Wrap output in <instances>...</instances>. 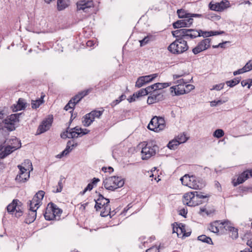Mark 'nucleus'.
I'll return each mask as SVG.
<instances>
[{
	"instance_id": "obj_1",
	"label": "nucleus",
	"mask_w": 252,
	"mask_h": 252,
	"mask_svg": "<svg viewBox=\"0 0 252 252\" xmlns=\"http://www.w3.org/2000/svg\"><path fill=\"white\" fill-rule=\"evenodd\" d=\"M209 195H204L202 192L192 191L185 193L183 202L189 206H195L208 200Z\"/></svg>"
},
{
	"instance_id": "obj_2",
	"label": "nucleus",
	"mask_w": 252,
	"mask_h": 252,
	"mask_svg": "<svg viewBox=\"0 0 252 252\" xmlns=\"http://www.w3.org/2000/svg\"><path fill=\"white\" fill-rule=\"evenodd\" d=\"M19 173L15 178L17 182L24 183L28 180L30 178V171L33 170L32 162L30 160H26L22 163V165H18Z\"/></svg>"
},
{
	"instance_id": "obj_3",
	"label": "nucleus",
	"mask_w": 252,
	"mask_h": 252,
	"mask_svg": "<svg viewBox=\"0 0 252 252\" xmlns=\"http://www.w3.org/2000/svg\"><path fill=\"white\" fill-rule=\"evenodd\" d=\"M188 49L189 46L187 42L183 38L176 39L168 47V50L174 54H182Z\"/></svg>"
},
{
	"instance_id": "obj_4",
	"label": "nucleus",
	"mask_w": 252,
	"mask_h": 252,
	"mask_svg": "<svg viewBox=\"0 0 252 252\" xmlns=\"http://www.w3.org/2000/svg\"><path fill=\"white\" fill-rule=\"evenodd\" d=\"M103 185L106 189L114 190L123 187L124 181L121 177L112 176L105 179L103 181Z\"/></svg>"
},
{
	"instance_id": "obj_5",
	"label": "nucleus",
	"mask_w": 252,
	"mask_h": 252,
	"mask_svg": "<svg viewBox=\"0 0 252 252\" xmlns=\"http://www.w3.org/2000/svg\"><path fill=\"white\" fill-rule=\"evenodd\" d=\"M158 150V147L156 145L152 143L147 144L143 147L141 151V156L142 159H147L151 157L155 156L157 151Z\"/></svg>"
},
{
	"instance_id": "obj_6",
	"label": "nucleus",
	"mask_w": 252,
	"mask_h": 252,
	"mask_svg": "<svg viewBox=\"0 0 252 252\" xmlns=\"http://www.w3.org/2000/svg\"><path fill=\"white\" fill-rule=\"evenodd\" d=\"M211 39L205 38L199 42L197 46L192 49V53L196 55L202 51L207 50L210 46Z\"/></svg>"
},
{
	"instance_id": "obj_7",
	"label": "nucleus",
	"mask_w": 252,
	"mask_h": 252,
	"mask_svg": "<svg viewBox=\"0 0 252 252\" xmlns=\"http://www.w3.org/2000/svg\"><path fill=\"white\" fill-rule=\"evenodd\" d=\"M209 6L212 10L222 11L230 6V3L227 0H222L220 2H216L214 4L211 2Z\"/></svg>"
},
{
	"instance_id": "obj_8",
	"label": "nucleus",
	"mask_w": 252,
	"mask_h": 252,
	"mask_svg": "<svg viewBox=\"0 0 252 252\" xmlns=\"http://www.w3.org/2000/svg\"><path fill=\"white\" fill-rule=\"evenodd\" d=\"M186 88L181 89L178 86H174L170 88V91L171 93H175V95H181L186 93H189L190 91L194 88V86L192 85H187Z\"/></svg>"
},
{
	"instance_id": "obj_9",
	"label": "nucleus",
	"mask_w": 252,
	"mask_h": 252,
	"mask_svg": "<svg viewBox=\"0 0 252 252\" xmlns=\"http://www.w3.org/2000/svg\"><path fill=\"white\" fill-rule=\"evenodd\" d=\"M52 118H48L42 121V123L38 126L37 129L38 134L44 133L50 128L52 123Z\"/></svg>"
},
{
	"instance_id": "obj_10",
	"label": "nucleus",
	"mask_w": 252,
	"mask_h": 252,
	"mask_svg": "<svg viewBox=\"0 0 252 252\" xmlns=\"http://www.w3.org/2000/svg\"><path fill=\"white\" fill-rule=\"evenodd\" d=\"M95 205L94 208L96 211H98L106 205L109 204L110 201L109 199L105 198L102 195L99 194L98 198L97 200L94 199Z\"/></svg>"
},
{
	"instance_id": "obj_11",
	"label": "nucleus",
	"mask_w": 252,
	"mask_h": 252,
	"mask_svg": "<svg viewBox=\"0 0 252 252\" xmlns=\"http://www.w3.org/2000/svg\"><path fill=\"white\" fill-rule=\"evenodd\" d=\"M252 176V170H246L244 171L238 177L237 182H233L234 186L242 184L246 180Z\"/></svg>"
},
{
	"instance_id": "obj_12",
	"label": "nucleus",
	"mask_w": 252,
	"mask_h": 252,
	"mask_svg": "<svg viewBox=\"0 0 252 252\" xmlns=\"http://www.w3.org/2000/svg\"><path fill=\"white\" fill-rule=\"evenodd\" d=\"M191 179L192 180L188 184L189 188L194 189H201L205 186V184L195 176H192Z\"/></svg>"
},
{
	"instance_id": "obj_13",
	"label": "nucleus",
	"mask_w": 252,
	"mask_h": 252,
	"mask_svg": "<svg viewBox=\"0 0 252 252\" xmlns=\"http://www.w3.org/2000/svg\"><path fill=\"white\" fill-rule=\"evenodd\" d=\"M1 141L15 150L20 148L21 146L20 141L16 137L6 140L3 139Z\"/></svg>"
},
{
	"instance_id": "obj_14",
	"label": "nucleus",
	"mask_w": 252,
	"mask_h": 252,
	"mask_svg": "<svg viewBox=\"0 0 252 252\" xmlns=\"http://www.w3.org/2000/svg\"><path fill=\"white\" fill-rule=\"evenodd\" d=\"M79 135L78 131H75L73 128H70L68 127L66 131L61 134V136L62 138H73L78 137Z\"/></svg>"
},
{
	"instance_id": "obj_15",
	"label": "nucleus",
	"mask_w": 252,
	"mask_h": 252,
	"mask_svg": "<svg viewBox=\"0 0 252 252\" xmlns=\"http://www.w3.org/2000/svg\"><path fill=\"white\" fill-rule=\"evenodd\" d=\"M94 6V2L92 0H84L79 1L77 3V8L79 10H85L86 9L91 8Z\"/></svg>"
},
{
	"instance_id": "obj_16",
	"label": "nucleus",
	"mask_w": 252,
	"mask_h": 252,
	"mask_svg": "<svg viewBox=\"0 0 252 252\" xmlns=\"http://www.w3.org/2000/svg\"><path fill=\"white\" fill-rule=\"evenodd\" d=\"M163 95L158 92H154L151 94L147 99V103L149 104H153L157 101L161 100Z\"/></svg>"
},
{
	"instance_id": "obj_17",
	"label": "nucleus",
	"mask_w": 252,
	"mask_h": 252,
	"mask_svg": "<svg viewBox=\"0 0 252 252\" xmlns=\"http://www.w3.org/2000/svg\"><path fill=\"white\" fill-rule=\"evenodd\" d=\"M197 37H200V33L197 30L189 29H188L187 33L185 35V40L189 39H193Z\"/></svg>"
},
{
	"instance_id": "obj_18",
	"label": "nucleus",
	"mask_w": 252,
	"mask_h": 252,
	"mask_svg": "<svg viewBox=\"0 0 252 252\" xmlns=\"http://www.w3.org/2000/svg\"><path fill=\"white\" fill-rule=\"evenodd\" d=\"M36 217V210L29 209L28 215L25 219V222L30 224L35 220Z\"/></svg>"
},
{
	"instance_id": "obj_19",
	"label": "nucleus",
	"mask_w": 252,
	"mask_h": 252,
	"mask_svg": "<svg viewBox=\"0 0 252 252\" xmlns=\"http://www.w3.org/2000/svg\"><path fill=\"white\" fill-rule=\"evenodd\" d=\"M158 117L155 116L154 117L152 120H151L150 123L148 126V128L151 130L158 132Z\"/></svg>"
},
{
	"instance_id": "obj_20",
	"label": "nucleus",
	"mask_w": 252,
	"mask_h": 252,
	"mask_svg": "<svg viewBox=\"0 0 252 252\" xmlns=\"http://www.w3.org/2000/svg\"><path fill=\"white\" fill-rule=\"evenodd\" d=\"M44 218L46 220H51L55 219V215L53 212V209L51 208L50 203H49L46 209L44 214Z\"/></svg>"
},
{
	"instance_id": "obj_21",
	"label": "nucleus",
	"mask_w": 252,
	"mask_h": 252,
	"mask_svg": "<svg viewBox=\"0 0 252 252\" xmlns=\"http://www.w3.org/2000/svg\"><path fill=\"white\" fill-rule=\"evenodd\" d=\"M220 220H216L211 223L209 227V230L211 232L218 233L220 229Z\"/></svg>"
},
{
	"instance_id": "obj_22",
	"label": "nucleus",
	"mask_w": 252,
	"mask_h": 252,
	"mask_svg": "<svg viewBox=\"0 0 252 252\" xmlns=\"http://www.w3.org/2000/svg\"><path fill=\"white\" fill-rule=\"evenodd\" d=\"M41 202L38 200V199L33 197L32 199V200H30L29 203H28L30 207L29 209L37 210L41 205Z\"/></svg>"
},
{
	"instance_id": "obj_23",
	"label": "nucleus",
	"mask_w": 252,
	"mask_h": 252,
	"mask_svg": "<svg viewBox=\"0 0 252 252\" xmlns=\"http://www.w3.org/2000/svg\"><path fill=\"white\" fill-rule=\"evenodd\" d=\"M69 4V0H58L57 8L59 10H62L67 7Z\"/></svg>"
},
{
	"instance_id": "obj_24",
	"label": "nucleus",
	"mask_w": 252,
	"mask_h": 252,
	"mask_svg": "<svg viewBox=\"0 0 252 252\" xmlns=\"http://www.w3.org/2000/svg\"><path fill=\"white\" fill-rule=\"evenodd\" d=\"M220 229H221L222 228L225 229L226 230H228V231H230L231 228L233 227V226L231 225L230 221L228 220H225L224 221L220 220Z\"/></svg>"
},
{
	"instance_id": "obj_25",
	"label": "nucleus",
	"mask_w": 252,
	"mask_h": 252,
	"mask_svg": "<svg viewBox=\"0 0 252 252\" xmlns=\"http://www.w3.org/2000/svg\"><path fill=\"white\" fill-rule=\"evenodd\" d=\"M51 208L53 209V212L55 215V220H59L61 214L62 213V210L57 207V206L53 203L50 202Z\"/></svg>"
},
{
	"instance_id": "obj_26",
	"label": "nucleus",
	"mask_w": 252,
	"mask_h": 252,
	"mask_svg": "<svg viewBox=\"0 0 252 252\" xmlns=\"http://www.w3.org/2000/svg\"><path fill=\"white\" fill-rule=\"evenodd\" d=\"M176 225L178 226V227H176L177 231H176V233L177 236L179 237L180 235L183 234L186 232L185 225L181 223L179 224L176 223Z\"/></svg>"
},
{
	"instance_id": "obj_27",
	"label": "nucleus",
	"mask_w": 252,
	"mask_h": 252,
	"mask_svg": "<svg viewBox=\"0 0 252 252\" xmlns=\"http://www.w3.org/2000/svg\"><path fill=\"white\" fill-rule=\"evenodd\" d=\"M89 113L84 116L82 118V123L85 126H89L94 122L93 118L88 116Z\"/></svg>"
},
{
	"instance_id": "obj_28",
	"label": "nucleus",
	"mask_w": 252,
	"mask_h": 252,
	"mask_svg": "<svg viewBox=\"0 0 252 252\" xmlns=\"http://www.w3.org/2000/svg\"><path fill=\"white\" fill-rule=\"evenodd\" d=\"M19 201L17 199L13 200L12 202L9 204L7 207V210L8 213H12L15 211L16 208L18 206V202Z\"/></svg>"
},
{
	"instance_id": "obj_29",
	"label": "nucleus",
	"mask_w": 252,
	"mask_h": 252,
	"mask_svg": "<svg viewBox=\"0 0 252 252\" xmlns=\"http://www.w3.org/2000/svg\"><path fill=\"white\" fill-rule=\"evenodd\" d=\"M64 183L65 178L63 176H61L58 186H57V189L56 190H53V192L56 193L61 192Z\"/></svg>"
},
{
	"instance_id": "obj_30",
	"label": "nucleus",
	"mask_w": 252,
	"mask_h": 252,
	"mask_svg": "<svg viewBox=\"0 0 252 252\" xmlns=\"http://www.w3.org/2000/svg\"><path fill=\"white\" fill-rule=\"evenodd\" d=\"M102 210L101 211L100 215L101 217H105L108 216V215H110L111 214V209L109 206V204L108 205H105L104 207L102 208Z\"/></svg>"
},
{
	"instance_id": "obj_31",
	"label": "nucleus",
	"mask_w": 252,
	"mask_h": 252,
	"mask_svg": "<svg viewBox=\"0 0 252 252\" xmlns=\"http://www.w3.org/2000/svg\"><path fill=\"white\" fill-rule=\"evenodd\" d=\"M191 178L192 176H190L188 174H186L180 179V180L183 185L189 187L188 184L192 180Z\"/></svg>"
},
{
	"instance_id": "obj_32",
	"label": "nucleus",
	"mask_w": 252,
	"mask_h": 252,
	"mask_svg": "<svg viewBox=\"0 0 252 252\" xmlns=\"http://www.w3.org/2000/svg\"><path fill=\"white\" fill-rule=\"evenodd\" d=\"M170 85V84L168 83H157L154 84V90H155V92H157V91L161 90L163 88H165Z\"/></svg>"
},
{
	"instance_id": "obj_33",
	"label": "nucleus",
	"mask_w": 252,
	"mask_h": 252,
	"mask_svg": "<svg viewBox=\"0 0 252 252\" xmlns=\"http://www.w3.org/2000/svg\"><path fill=\"white\" fill-rule=\"evenodd\" d=\"M43 97L42 96L40 98L35 100H32L31 103L32 108L36 109L38 108L39 106L43 103Z\"/></svg>"
},
{
	"instance_id": "obj_34",
	"label": "nucleus",
	"mask_w": 252,
	"mask_h": 252,
	"mask_svg": "<svg viewBox=\"0 0 252 252\" xmlns=\"http://www.w3.org/2000/svg\"><path fill=\"white\" fill-rule=\"evenodd\" d=\"M158 124L157 125L158 126V132L159 131L162 130L164 129L165 127V122L164 119L162 117H158Z\"/></svg>"
},
{
	"instance_id": "obj_35",
	"label": "nucleus",
	"mask_w": 252,
	"mask_h": 252,
	"mask_svg": "<svg viewBox=\"0 0 252 252\" xmlns=\"http://www.w3.org/2000/svg\"><path fill=\"white\" fill-rule=\"evenodd\" d=\"M21 113L14 114L9 116V118L7 119L9 122L12 123L14 124L15 123L18 122L19 121V118Z\"/></svg>"
},
{
	"instance_id": "obj_36",
	"label": "nucleus",
	"mask_w": 252,
	"mask_h": 252,
	"mask_svg": "<svg viewBox=\"0 0 252 252\" xmlns=\"http://www.w3.org/2000/svg\"><path fill=\"white\" fill-rule=\"evenodd\" d=\"M26 106V103L25 101V100L23 98H19L17 104L16 106V110H20L24 109Z\"/></svg>"
},
{
	"instance_id": "obj_37",
	"label": "nucleus",
	"mask_w": 252,
	"mask_h": 252,
	"mask_svg": "<svg viewBox=\"0 0 252 252\" xmlns=\"http://www.w3.org/2000/svg\"><path fill=\"white\" fill-rule=\"evenodd\" d=\"M73 148L69 147V146H66L65 149L61 154L58 155L57 157L58 158H62L63 156H66L72 151Z\"/></svg>"
},
{
	"instance_id": "obj_38",
	"label": "nucleus",
	"mask_w": 252,
	"mask_h": 252,
	"mask_svg": "<svg viewBox=\"0 0 252 252\" xmlns=\"http://www.w3.org/2000/svg\"><path fill=\"white\" fill-rule=\"evenodd\" d=\"M173 26L174 29H179L182 27H186L185 22L183 20H178L174 23Z\"/></svg>"
},
{
	"instance_id": "obj_39",
	"label": "nucleus",
	"mask_w": 252,
	"mask_h": 252,
	"mask_svg": "<svg viewBox=\"0 0 252 252\" xmlns=\"http://www.w3.org/2000/svg\"><path fill=\"white\" fill-rule=\"evenodd\" d=\"M198 240L207 244H213L211 238L206 236L205 235H202L198 237Z\"/></svg>"
},
{
	"instance_id": "obj_40",
	"label": "nucleus",
	"mask_w": 252,
	"mask_h": 252,
	"mask_svg": "<svg viewBox=\"0 0 252 252\" xmlns=\"http://www.w3.org/2000/svg\"><path fill=\"white\" fill-rule=\"evenodd\" d=\"M158 76V74H153L149 75H146V76H142L143 77V79L145 80V82L146 83H148L152 81L155 78H156Z\"/></svg>"
},
{
	"instance_id": "obj_41",
	"label": "nucleus",
	"mask_w": 252,
	"mask_h": 252,
	"mask_svg": "<svg viewBox=\"0 0 252 252\" xmlns=\"http://www.w3.org/2000/svg\"><path fill=\"white\" fill-rule=\"evenodd\" d=\"M103 111H97L94 110L92 111L91 112L89 113L88 116H91L92 118H93V121H94L95 118H99L100 116L102 115Z\"/></svg>"
},
{
	"instance_id": "obj_42",
	"label": "nucleus",
	"mask_w": 252,
	"mask_h": 252,
	"mask_svg": "<svg viewBox=\"0 0 252 252\" xmlns=\"http://www.w3.org/2000/svg\"><path fill=\"white\" fill-rule=\"evenodd\" d=\"M179 144V142L175 139L170 141L167 145V147L171 150H175Z\"/></svg>"
},
{
	"instance_id": "obj_43",
	"label": "nucleus",
	"mask_w": 252,
	"mask_h": 252,
	"mask_svg": "<svg viewBox=\"0 0 252 252\" xmlns=\"http://www.w3.org/2000/svg\"><path fill=\"white\" fill-rule=\"evenodd\" d=\"M75 131H78V133L79 134V136H81L83 135L87 134L89 132L90 130L87 129H82L78 126H76L73 128Z\"/></svg>"
},
{
	"instance_id": "obj_44",
	"label": "nucleus",
	"mask_w": 252,
	"mask_h": 252,
	"mask_svg": "<svg viewBox=\"0 0 252 252\" xmlns=\"http://www.w3.org/2000/svg\"><path fill=\"white\" fill-rule=\"evenodd\" d=\"M5 126L4 128L8 131H12L15 129L14 124L9 122L8 120H4Z\"/></svg>"
},
{
	"instance_id": "obj_45",
	"label": "nucleus",
	"mask_w": 252,
	"mask_h": 252,
	"mask_svg": "<svg viewBox=\"0 0 252 252\" xmlns=\"http://www.w3.org/2000/svg\"><path fill=\"white\" fill-rule=\"evenodd\" d=\"M240 81V79L239 78H234L233 80L227 81L226 82V84L228 86L230 87H233L235 86L236 85L238 84Z\"/></svg>"
},
{
	"instance_id": "obj_46",
	"label": "nucleus",
	"mask_w": 252,
	"mask_h": 252,
	"mask_svg": "<svg viewBox=\"0 0 252 252\" xmlns=\"http://www.w3.org/2000/svg\"><path fill=\"white\" fill-rule=\"evenodd\" d=\"M177 14L178 15V17L180 18H189L190 17V14L189 13H186L185 11V10L182 9H178L177 10Z\"/></svg>"
},
{
	"instance_id": "obj_47",
	"label": "nucleus",
	"mask_w": 252,
	"mask_h": 252,
	"mask_svg": "<svg viewBox=\"0 0 252 252\" xmlns=\"http://www.w3.org/2000/svg\"><path fill=\"white\" fill-rule=\"evenodd\" d=\"M126 98V95H125L124 94H122L120 96L119 99H117L111 103L110 105H111V107H114L117 104H119L121 101L125 99Z\"/></svg>"
},
{
	"instance_id": "obj_48",
	"label": "nucleus",
	"mask_w": 252,
	"mask_h": 252,
	"mask_svg": "<svg viewBox=\"0 0 252 252\" xmlns=\"http://www.w3.org/2000/svg\"><path fill=\"white\" fill-rule=\"evenodd\" d=\"M224 135L223 130L221 129H218L213 133V136L217 138H220Z\"/></svg>"
},
{
	"instance_id": "obj_49",
	"label": "nucleus",
	"mask_w": 252,
	"mask_h": 252,
	"mask_svg": "<svg viewBox=\"0 0 252 252\" xmlns=\"http://www.w3.org/2000/svg\"><path fill=\"white\" fill-rule=\"evenodd\" d=\"M176 139L180 144L185 143L187 140V138L184 133L178 135Z\"/></svg>"
},
{
	"instance_id": "obj_50",
	"label": "nucleus",
	"mask_w": 252,
	"mask_h": 252,
	"mask_svg": "<svg viewBox=\"0 0 252 252\" xmlns=\"http://www.w3.org/2000/svg\"><path fill=\"white\" fill-rule=\"evenodd\" d=\"M45 192L43 190H39L37 192L35 195L33 196L35 199H38L40 202L44 196Z\"/></svg>"
},
{
	"instance_id": "obj_51",
	"label": "nucleus",
	"mask_w": 252,
	"mask_h": 252,
	"mask_svg": "<svg viewBox=\"0 0 252 252\" xmlns=\"http://www.w3.org/2000/svg\"><path fill=\"white\" fill-rule=\"evenodd\" d=\"M230 233H231V234H230V236L231 237V238L233 239H235L238 238V229L234 227H233L230 231H229Z\"/></svg>"
},
{
	"instance_id": "obj_52",
	"label": "nucleus",
	"mask_w": 252,
	"mask_h": 252,
	"mask_svg": "<svg viewBox=\"0 0 252 252\" xmlns=\"http://www.w3.org/2000/svg\"><path fill=\"white\" fill-rule=\"evenodd\" d=\"M145 80L144 79H143V77L142 76L139 77L137 81L136 82L135 84V87L137 88H140L142 87L144 85L146 84V83L144 81Z\"/></svg>"
},
{
	"instance_id": "obj_53",
	"label": "nucleus",
	"mask_w": 252,
	"mask_h": 252,
	"mask_svg": "<svg viewBox=\"0 0 252 252\" xmlns=\"http://www.w3.org/2000/svg\"><path fill=\"white\" fill-rule=\"evenodd\" d=\"M92 91L91 89H87L86 90L83 91L80 93H79V95L80 97L79 99L77 100L76 102H78L82 98H83L85 96L87 95L90 92Z\"/></svg>"
},
{
	"instance_id": "obj_54",
	"label": "nucleus",
	"mask_w": 252,
	"mask_h": 252,
	"mask_svg": "<svg viewBox=\"0 0 252 252\" xmlns=\"http://www.w3.org/2000/svg\"><path fill=\"white\" fill-rule=\"evenodd\" d=\"M137 96V98H139V97L145 96L148 94L147 90H146V88L145 89H142L140 90H139L137 93H136Z\"/></svg>"
},
{
	"instance_id": "obj_55",
	"label": "nucleus",
	"mask_w": 252,
	"mask_h": 252,
	"mask_svg": "<svg viewBox=\"0 0 252 252\" xmlns=\"http://www.w3.org/2000/svg\"><path fill=\"white\" fill-rule=\"evenodd\" d=\"M198 32L200 33V36H203L204 37H208L211 36V34L210 32L203 31L201 30H197Z\"/></svg>"
},
{
	"instance_id": "obj_56",
	"label": "nucleus",
	"mask_w": 252,
	"mask_h": 252,
	"mask_svg": "<svg viewBox=\"0 0 252 252\" xmlns=\"http://www.w3.org/2000/svg\"><path fill=\"white\" fill-rule=\"evenodd\" d=\"M149 40H150L149 36H147L145 37L142 40H141L139 41V42L140 43V46H143L145 45L149 42Z\"/></svg>"
},
{
	"instance_id": "obj_57",
	"label": "nucleus",
	"mask_w": 252,
	"mask_h": 252,
	"mask_svg": "<svg viewBox=\"0 0 252 252\" xmlns=\"http://www.w3.org/2000/svg\"><path fill=\"white\" fill-rule=\"evenodd\" d=\"M187 18V19H184V21L185 22L186 27H189L192 25L193 20L190 17Z\"/></svg>"
},
{
	"instance_id": "obj_58",
	"label": "nucleus",
	"mask_w": 252,
	"mask_h": 252,
	"mask_svg": "<svg viewBox=\"0 0 252 252\" xmlns=\"http://www.w3.org/2000/svg\"><path fill=\"white\" fill-rule=\"evenodd\" d=\"M93 185H92V184L89 183L87 185L86 188L84 189V190L82 192H81L80 193L82 195H84L87 191L91 190L93 189Z\"/></svg>"
},
{
	"instance_id": "obj_59",
	"label": "nucleus",
	"mask_w": 252,
	"mask_h": 252,
	"mask_svg": "<svg viewBox=\"0 0 252 252\" xmlns=\"http://www.w3.org/2000/svg\"><path fill=\"white\" fill-rule=\"evenodd\" d=\"M188 31V29H179V32H180V33L181 34V38H183L184 40H185V35L187 34Z\"/></svg>"
},
{
	"instance_id": "obj_60",
	"label": "nucleus",
	"mask_w": 252,
	"mask_h": 252,
	"mask_svg": "<svg viewBox=\"0 0 252 252\" xmlns=\"http://www.w3.org/2000/svg\"><path fill=\"white\" fill-rule=\"evenodd\" d=\"M244 67H247V68L245 69V70L247 72L252 70V61H250L249 62H248Z\"/></svg>"
},
{
	"instance_id": "obj_61",
	"label": "nucleus",
	"mask_w": 252,
	"mask_h": 252,
	"mask_svg": "<svg viewBox=\"0 0 252 252\" xmlns=\"http://www.w3.org/2000/svg\"><path fill=\"white\" fill-rule=\"evenodd\" d=\"M246 68H247V67H243V68L239 69L237 70V71H234L233 72V75L235 76L238 74H242V73L247 72L245 70Z\"/></svg>"
},
{
	"instance_id": "obj_62",
	"label": "nucleus",
	"mask_w": 252,
	"mask_h": 252,
	"mask_svg": "<svg viewBox=\"0 0 252 252\" xmlns=\"http://www.w3.org/2000/svg\"><path fill=\"white\" fill-rule=\"evenodd\" d=\"M224 87V84H220L218 85H216L213 86V90H215L217 91H220Z\"/></svg>"
},
{
	"instance_id": "obj_63",
	"label": "nucleus",
	"mask_w": 252,
	"mask_h": 252,
	"mask_svg": "<svg viewBox=\"0 0 252 252\" xmlns=\"http://www.w3.org/2000/svg\"><path fill=\"white\" fill-rule=\"evenodd\" d=\"M177 83L179 84V85H177V86L179 87L180 88V89H181L182 88L181 87H182V85L187 84V83H188V81L185 80L184 79H181L177 81Z\"/></svg>"
},
{
	"instance_id": "obj_64",
	"label": "nucleus",
	"mask_w": 252,
	"mask_h": 252,
	"mask_svg": "<svg viewBox=\"0 0 252 252\" xmlns=\"http://www.w3.org/2000/svg\"><path fill=\"white\" fill-rule=\"evenodd\" d=\"M172 35L174 36L178 37V38H181V34L180 33V32H179V30H177L175 31H173L172 32Z\"/></svg>"
}]
</instances>
